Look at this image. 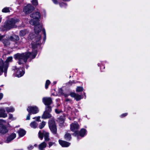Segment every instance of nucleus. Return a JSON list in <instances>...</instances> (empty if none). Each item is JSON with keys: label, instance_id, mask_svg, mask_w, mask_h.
<instances>
[{"label": "nucleus", "instance_id": "obj_31", "mask_svg": "<svg viewBox=\"0 0 150 150\" xmlns=\"http://www.w3.org/2000/svg\"><path fill=\"white\" fill-rule=\"evenodd\" d=\"M56 144L54 142H50L48 143V147L50 148L52 146H55Z\"/></svg>", "mask_w": 150, "mask_h": 150}, {"label": "nucleus", "instance_id": "obj_13", "mask_svg": "<svg viewBox=\"0 0 150 150\" xmlns=\"http://www.w3.org/2000/svg\"><path fill=\"white\" fill-rule=\"evenodd\" d=\"M70 95L72 97L74 98L77 101H78L82 98L81 95H79L75 93H70Z\"/></svg>", "mask_w": 150, "mask_h": 150}, {"label": "nucleus", "instance_id": "obj_18", "mask_svg": "<svg viewBox=\"0 0 150 150\" xmlns=\"http://www.w3.org/2000/svg\"><path fill=\"white\" fill-rule=\"evenodd\" d=\"M6 38L2 40V42L5 46H7L9 44V37L8 35L6 36Z\"/></svg>", "mask_w": 150, "mask_h": 150}, {"label": "nucleus", "instance_id": "obj_3", "mask_svg": "<svg viewBox=\"0 0 150 150\" xmlns=\"http://www.w3.org/2000/svg\"><path fill=\"white\" fill-rule=\"evenodd\" d=\"M9 61V57H8L4 64L2 59H0V75L3 72V69L5 73L6 72L7 70L8 67V62Z\"/></svg>", "mask_w": 150, "mask_h": 150}, {"label": "nucleus", "instance_id": "obj_6", "mask_svg": "<svg viewBox=\"0 0 150 150\" xmlns=\"http://www.w3.org/2000/svg\"><path fill=\"white\" fill-rule=\"evenodd\" d=\"M49 126L51 132L54 134H56L57 129L54 119H52L49 121Z\"/></svg>", "mask_w": 150, "mask_h": 150}, {"label": "nucleus", "instance_id": "obj_39", "mask_svg": "<svg viewBox=\"0 0 150 150\" xmlns=\"http://www.w3.org/2000/svg\"><path fill=\"white\" fill-rule=\"evenodd\" d=\"M15 110L14 108L12 107H10V112H13Z\"/></svg>", "mask_w": 150, "mask_h": 150}, {"label": "nucleus", "instance_id": "obj_43", "mask_svg": "<svg viewBox=\"0 0 150 150\" xmlns=\"http://www.w3.org/2000/svg\"><path fill=\"white\" fill-rule=\"evenodd\" d=\"M52 1L54 4H58V1L57 0H52Z\"/></svg>", "mask_w": 150, "mask_h": 150}, {"label": "nucleus", "instance_id": "obj_26", "mask_svg": "<svg viewBox=\"0 0 150 150\" xmlns=\"http://www.w3.org/2000/svg\"><path fill=\"white\" fill-rule=\"evenodd\" d=\"M16 137L15 133H12L10 135V141L13 140Z\"/></svg>", "mask_w": 150, "mask_h": 150}, {"label": "nucleus", "instance_id": "obj_51", "mask_svg": "<svg viewBox=\"0 0 150 150\" xmlns=\"http://www.w3.org/2000/svg\"><path fill=\"white\" fill-rule=\"evenodd\" d=\"M54 83H56V82H55V81L54 82Z\"/></svg>", "mask_w": 150, "mask_h": 150}, {"label": "nucleus", "instance_id": "obj_47", "mask_svg": "<svg viewBox=\"0 0 150 150\" xmlns=\"http://www.w3.org/2000/svg\"><path fill=\"white\" fill-rule=\"evenodd\" d=\"M66 101H70V100L69 99H66L65 100Z\"/></svg>", "mask_w": 150, "mask_h": 150}, {"label": "nucleus", "instance_id": "obj_7", "mask_svg": "<svg viewBox=\"0 0 150 150\" xmlns=\"http://www.w3.org/2000/svg\"><path fill=\"white\" fill-rule=\"evenodd\" d=\"M79 128V125L76 122H74L70 125L71 130L72 131L75 132V133L73 134L75 136H76V135L78 134V133L77 130Z\"/></svg>", "mask_w": 150, "mask_h": 150}, {"label": "nucleus", "instance_id": "obj_52", "mask_svg": "<svg viewBox=\"0 0 150 150\" xmlns=\"http://www.w3.org/2000/svg\"><path fill=\"white\" fill-rule=\"evenodd\" d=\"M36 144H35V145H34V146H36Z\"/></svg>", "mask_w": 150, "mask_h": 150}, {"label": "nucleus", "instance_id": "obj_2", "mask_svg": "<svg viewBox=\"0 0 150 150\" xmlns=\"http://www.w3.org/2000/svg\"><path fill=\"white\" fill-rule=\"evenodd\" d=\"M36 50L33 51L32 52H28L21 54L17 53L14 55V57L16 59L18 60V63L21 64L25 63L28 59H30L34 58L37 54Z\"/></svg>", "mask_w": 150, "mask_h": 150}, {"label": "nucleus", "instance_id": "obj_35", "mask_svg": "<svg viewBox=\"0 0 150 150\" xmlns=\"http://www.w3.org/2000/svg\"><path fill=\"white\" fill-rule=\"evenodd\" d=\"M16 119V118L15 117H13L12 115L10 114V120H13Z\"/></svg>", "mask_w": 150, "mask_h": 150}, {"label": "nucleus", "instance_id": "obj_29", "mask_svg": "<svg viewBox=\"0 0 150 150\" xmlns=\"http://www.w3.org/2000/svg\"><path fill=\"white\" fill-rule=\"evenodd\" d=\"M59 122L60 124H63L64 122V117L62 116L59 117Z\"/></svg>", "mask_w": 150, "mask_h": 150}, {"label": "nucleus", "instance_id": "obj_12", "mask_svg": "<svg viewBox=\"0 0 150 150\" xmlns=\"http://www.w3.org/2000/svg\"><path fill=\"white\" fill-rule=\"evenodd\" d=\"M18 21V20L16 19L11 18L10 20V29L16 27V24Z\"/></svg>", "mask_w": 150, "mask_h": 150}, {"label": "nucleus", "instance_id": "obj_14", "mask_svg": "<svg viewBox=\"0 0 150 150\" xmlns=\"http://www.w3.org/2000/svg\"><path fill=\"white\" fill-rule=\"evenodd\" d=\"M8 131V129H7L6 127L2 124H0V133H5Z\"/></svg>", "mask_w": 150, "mask_h": 150}, {"label": "nucleus", "instance_id": "obj_24", "mask_svg": "<svg viewBox=\"0 0 150 150\" xmlns=\"http://www.w3.org/2000/svg\"><path fill=\"white\" fill-rule=\"evenodd\" d=\"M19 40V38L18 36L16 35H13V36L10 37V40L13 41H17Z\"/></svg>", "mask_w": 150, "mask_h": 150}, {"label": "nucleus", "instance_id": "obj_15", "mask_svg": "<svg viewBox=\"0 0 150 150\" xmlns=\"http://www.w3.org/2000/svg\"><path fill=\"white\" fill-rule=\"evenodd\" d=\"M59 143L62 146L64 147H68L70 144V143L60 140H59Z\"/></svg>", "mask_w": 150, "mask_h": 150}, {"label": "nucleus", "instance_id": "obj_21", "mask_svg": "<svg viewBox=\"0 0 150 150\" xmlns=\"http://www.w3.org/2000/svg\"><path fill=\"white\" fill-rule=\"evenodd\" d=\"M30 125L31 128L35 129L37 127L38 124L36 121H33L30 123Z\"/></svg>", "mask_w": 150, "mask_h": 150}, {"label": "nucleus", "instance_id": "obj_19", "mask_svg": "<svg viewBox=\"0 0 150 150\" xmlns=\"http://www.w3.org/2000/svg\"><path fill=\"white\" fill-rule=\"evenodd\" d=\"M47 144L45 142H43L39 145V149L40 150H45L44 149L46 147Z\"/></svg>", "mask_w": 150, "mask_h": 150}, {"label": "nucleus", "instance_id": "obj_10", "mask_svg": "<svg viewBox=\"0 0 150 150\" xmlns=\"http://www.w3.org/2000/svg\"><path fill=\"white\" fill-rule=\"evenodd\" d=\"M34 9L33 6L30 4H28L25 6L23 8V11L26 14L30 13Z\"/></svg>", "mask_w": 150, "mask_h": 150}, {"label": "nucleus", "instance_id": "obj_1", "mask_svg": "<svg viewBox=\"0 0 150 150\" xmlns=\"http://www.w3.org/2000/svg\"><path fill=\"white\" fill-rule=\"evenodd\" d=\"M40 16L41 15L38 11L30 15V17L33 19L30 21V23L35 26L34 30L35 35H33L32 33L30 34L28 38L33 40L31 45L33 49L36 48L40 44V40L41 36L38 34L42 29L41 25L39 23V19Z\"/></svg>", "mask_w": 150, "mask_h": 150}, {"label": "nucleus", "instance_id": "obj_36", "mask_svg": "<svg viewBox=\"0 0 150 150\" xmlns=\"http://www.w3.org/2000/svg\"><path fill=\"white\" fill-rule=\"evenodd\" d=\"M31 114L29 113L28 115H27L26 120H30V115Z\"/></svg>", "mask_w": 150, "mask_h": 150}, {"label": "nucleus", "instance_id": "obj_20", "mask_svg": "<svg viewBox=\"0 0 150 150\" xmlns=\"http://www.w3.org/2000/svg\"><path fill=\"white\" fill-rule=\"evenodd\" d=\"M19 136L20 137H21L23 136L26 133V132L23 129H20L18 132Z\"/></svg>", "mask_w": 150, "mask_h": 150}, {"label": "nucleus", "instance_id": "obj_17", "mask_svg": "<svg viewBox=\"0 0 150 150\" xmlns=\"http://www.w3.org/2000/svg\"><path fill=\"white\" fill-rule=\"evenodd\" d=\"M9 27V20L8 19L4 23L3 26L4 30H8Z\"/></svg>", "mask_w": 150, "mask_h": 150}, {"label": "nucleus", "instance_id": "obj_16", "mask_svg": "<svg viewBox=\"0 0 150 150\" xmlns=\"http://www.w3.org/2000/svg\"><path fill=\"white\" fill-rule=\"evenodd\" d=\"M7 116V115L5 112V110L3 108H0V117L5 118Z\"/></svg>", "mask_w": 150, "mask_h": 150}, {"label": "nucleus", "instance_id": "obj_50", "mask_svg": "<svg viewBox=\"0 0 150 150\" xmlns=\"http://www.w3.org/2000/svg\"><path fill=\"white\" fill-rule=\"evenodd\" d=\"M28 67H29L27 65L26 67V68H28Z\"/></svg>", "mask_w": 150, "mask_h": 150}, {"label": "nucleus", "instance_id": "obj_38", "mask_svg": "<svg viewBox=\"0 0 150 150\" xmlns=\"http://www.w3.org/2000/svg\"><path fill=\"white\" fill-rule=\"evenodd\" d=\"M60 6L61 7H62V6H67L66 4L64 3H62L60 4Z\"/></svg>", "mask_w": 150, "mask_h": 150}, {"label": "nucleus", "instance_id": "obj_22", "mask_svg": "<svg viewBox=\"0 0 150 150\" xmlns=\"http://www.w3.org/2000/svg\"><path fill=\"white\" fill-rule=\"evenodd\" d=\"M86 130L84 129H82L79 132V135L82 137L84 136L86 134Z\"/></svg>", "mask_w": 150, "mask_h": 150}, {"label": "nucleus", "instance_id": "obj_23", "mask_svg": "<svg viewBox=\"0 0 150 150\" xmlns=\"http://www.w3.org/2000/svg\"><path fill=\"white\" fill-rule=\"evenodd\" d=\"M28 33V31L27 30H23L20 31L19 35L21 36H23Z\"/></svg>", "mask_w": 150, "mask_h": 150}, {"label": "nucleus", "instance_id": "obj_45", "mask_svg": "<svg viewBox=\"0 0 150 150\" xmlns=\"http://www.w3.org/2000/svg\"><path fill=\"white\" fill-rule=\"evenodd\" d=\"M55 112L56 113L58 114L60 112H61V111H59L58 110L56 109L55 110Z\"/></svg>", "mask_w": 150, "mask_h": 150}, {"label": "nucleus", "instance_id": "obj_11", "mask_svg": "<svg viewBox=\"0 0 150 150\" xmlns=\"http://www.w3.org/2000/svg\"><path fill=\"white\" fill-rule=\"evenodd\" d=\"M42 102L46 105V107L50 106V105L52 103V100L50 97H44L42 98Z\"/></svg>", "mask_w": 150, "mask_h": 150}, {"label": "nucleus", "instance_id": "obj_37", "mask_svg": "<svg viewBox=\"0 0 150 150\" xmlns=\"http://www.w3.org/2000/svg\"><path fill=\"white\" fill-rule=\"evenodd\" d=\"M6 122V121L5 120L1 119L0 120V124H3V123H5Z\"/></svg>", "mask_w": 150, "mask_h": 150}, {"label": "nucleus", "instance_id": "obj_4", "mask_svg": "<svg viewBox=\"0 0 150 150\" xmlns=\"http://www.w3.org/2000/svg\"><path fill=\"white\" fill-rule=\"evenodd\" d=\"M11 72L13 73L16 72V74L14 75L18 77H20L22 76L25 73V71L21 68L18 69L16 66H13L11 68Z\"/></svg>", "mask_w": 150, "mask_h": 150}, {"label": "nucleus", "instance_id": "obj_28", "mask_svg": "<svg viewBox=\"0 0 150 150\" xmlns=\"http://www.w3.org/2000/svg\"><path fill=\"white\" fill-rule=\"evenodd\" d=\"M83 90V88L82 87L77 86L76 91L77 92H80Z\"/></svg>", "mask_w": 150, "mask_h": 150}, {"label": "nucleus", "instance_id": "obj_5", "mask_svg": "<svg viewBox=\"0 0 150 150\" xmlns=\"http://www.w3.org/2000/svg\"><path fill=\"white\" fill-rule=\"evenodd\" d=\"M52 108L50 106L46 107L45 110L42 116V118L43 119H47L50 118L52 116L50 114Z\"/></svg>", "mask_w": 150, "mask_h": 150}, {"label": "nucleus", "instance_id": "obj_25", "mask_svg": "<svg viewBox=\"0 0 150 150\" xmlns=\"http://www.w3.org/2000/svg\"><path fill=\"white\" fill-rule=\"evenodd\" d=\"M64 138L67 140H70L71 138V134L69 133H66L64 135Z\"/></svg>", "mask_w": 150, "mask_h": 150}, {"label": "nucleus", "instance_id": "obj_8", "mask_svg": "<svg viewBox=\"0 0 150 150\" xmlns=\"http://www.w3.org/2000/svg\"><path fill=\"white\" fill-rule=\"evenodd\" d=\"M39 137L41 140H42L43 138V136H44V139L45 141H48L50 140V138L49 137V133L48 132H41L40 131L38 133Z\"/></svg>", "mask_w": 150, "mask_h": 150}, {"label": "nucleus", "instance_id": "obj_9", "mask_svg": "<svg viewBox=\"0 0 150 150\" xmlns=\"http://www.w3.org/2000/svg\"><path fill=\"white\" fill-rule=\"evenodd\" d=\"M28 112L31 114H35L39 112V109L36 106H29L27 109Z\"/></svg>", "mask_w": 150, "mask_h": 150}, {"label": "nucleus", "instance_id": "obj_44", "mask_svg": "<svg viewBox=\"0 0 150 150\" xmlns=\"http://www.w3.org/2000/svg\"><path fill=\"white\" fill-rule=\"evenodd\" d=\"M3 96V94L2 93H0V100L2 98Z\"/></svg>", "mask_w": 150, "mask_h": 150}, {"label": "nucleus", "instance_id": "obj_27", "mask_svg": "<svg viewBox=\"0 0 150 150\" xmlns=\"http://www.w3.org/2000/svg\"><path fill=\"white\" fill-rule=\"evenodd\" d=\"M45 124L46 122H42L40 124V125H39V128L40 129H42L45 127Z\"/></svg>", "mask_w": 150, "mask_h": 150}, {"label": "nucleus", "instance_id": "obj_42", "mask_svg": "<svg viewBox=\"0 0 150 150\" xmlns=\"http://www.w3.org/2000/svg\"><path fill=\"white\" fill-rule=\"evenodd\" d=\"M76 82L74 81H70L69 82V83L70 85H71L72 83H75Z\"/></svg>", "mask_w": 150, "mask_h": 150}, {"label": "nucleus", "instance_id": "obj_32", "mask_svg": "<svg viewBox=\"0 0 150 150\" xmlns=\"http://www.w3.org/2000/svg\"><path fill=\"white\" fill-rule=\"evenodd\" d=\"M32 3L35 6H37L38 5V0H32Z\"/></svg>", "mask_w": 150, "mask_h": 150}, {"label": "nucleus", "instance_id": "obj_34", "mask_svg": "<svg viewBox=\"0 0 150 150\" xmlns=\"http://www.w3.org/2000/svg\"><path fill=\"white\" fill-rule=\"evenodd\" d=\"M42 31L43 32V34L44 36V39L45 40L46 39V34L45 31L44 29H43L42 30Z\"/></svg>", "mask_w": 150, "mask_h": 150}, {"label": "nucleus", "instance_id": "obj_30", "mask_svg": "<svg viewBox=\"0 0 150 150\" xmlns=\"http://www.w3.org/2000/svg\"><path fill=\"white\" fill-rule=\"evenodd\" d=\"M9 11V8L5 7V8H4L2 10V11L3 12L7 13V12H8Z\"/></svg>", "mask_w": 150, "mask_h": 150}, {"label": "nucleus", "instance_id": "obj_46", "mask_svg": "<svg viewBox=\"0 0 150 150\" xmlns=\"http://www.w3.org/2000/svg\"><path fill=\"white\" fill-rule=\"evenodd\" d=\"M40 118V117L38 116L37 117L36 120L38 121H40L39 120Z\"/></svg>", "mask_w": 150, "mask_h": 150}, {"label": "nucleus", "instance_id": "obj_41", "mask_svg": "<svg viewBox=\"0 0 150 150\" xmlns=\"http://www.w3.org/2000/svg\"><path fill=\"white\" fill-rule=\"evenodd\" d=\"M127 113L123 114L120 115V117H125L127 115Z\"/></svg>", "mask_w": 150, "mask_h": 150}, {"label": "nucleus", "instance_id": "obj_33", "mask_svg": "<svg viewBox=\"0 0 150 150\" xmlns=\"http://www.w3.org/2000/svg\"><path fill=\"white\" fill-rule=\"evenodd\" d=\"M50 83V81L49 80H47L46 81V83H45V88H47L48 86L49 85Z\"/></svg>", "mask_w": 150, "mask_h": 150}, {"label": "nucleus", "instance_id": "obj_48", "mask_svg": "<svg viewBox=\"0 0 150 150\" xmlns=\"http://www.w3.org/2000/svg\"><path fill=\"white\" fill-rule=\"evenodd\" d=\"M9 138H8L7 139V141L8 143L9 142V140H8Z\"/></svg>", "mask_w": 150, "mask_h": 150}, {"label": "nucleus", "instance_id": "obj_49", "mask_svg": "<svg viewBox=\"0 0 150 150\" xmlns=\"http://www.w3.org/2000/svg\"><path fill=\"white\" fill-rule=\"evenodd\" d=\"M12 59V57H10V62L11 61V59Z\"/></svg>", "mask_w": 150, "mask_h": 150}, {"label": "nucleus", "instance_id": "obj_40", "mask_svg": "<svg viewBox=\"0 0 150 150\" xmlns=\"http://www.w3.org/2000/svg\"><path fill=\"white\" fill-rule=\"evenodd\" d=\"M33 147L32 145H30L28 147V150H31L33 149Z\"/></svg>", "mask_w": 150, "mask_h": 150}]
</instances>
